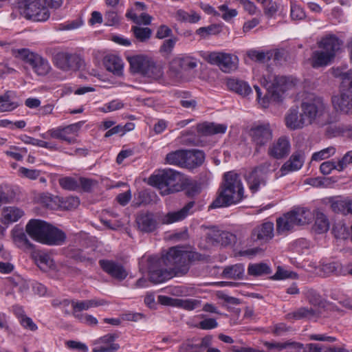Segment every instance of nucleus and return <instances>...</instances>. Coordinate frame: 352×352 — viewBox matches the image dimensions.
<instances>
[{
    "label": "nucleus",
    "mask_w": 352,
    "mask_h": 352,
    "mask_svg": "<svg viewBox=\"0 0 352 352\" xmlns=\"http://www.w3.org/2000/svg\"><path fill=\"white\" fill-rule=\"evenodd\" d=\"M336 153V148L333 146H329L324 148L318 152H316L312 155V161H321L329 158Z\"/></svg>",
    "instance_id": "nucleus-52"
},
{
    "label": "nucleus",
    "mask_w": 352,
    "mask_h": 352,
    "mask_svg": "<svg viewBox=\"0 0 352 352\" xmlns=\"http://www.w3.org/2000/svg\"><path fill=\"white\" fill-rule=\"evenodd\" d=\"M173 65L175 67L180 66L184 72L195 69L197 64V61L192 57L186 56L182 58H176L173 59Z\"/></svg>",
    "instance_id": "nucleus-42"
},
{
    "label": "nucleus",
    "mask_w": 352,
    "mask_h": 352,
    "mask_svg": "<svg viewBox=\"0 0 352 352\" xmlns=\"http://www.w3.org/2000/svg\"><path fill=\"white\" fill-rule=\"evenodd\" d=\"M248 273L250 276H261L270 274L272 270L268 265L264 263L250 264L248 267Z\"/></svg>",
    "instance_id": "nucleus-38"
},
{
    "label": "nucleus",
    "mask_w": 352,
    "mask_h": 352,
    "mask_svg": "<svg viewBox=\"0 0 352 352\" xmlns=\"http://www.w3.org/2000/svg\"><path fill=\"white\" fill-rule=\"evenodd\" d=\"M331 208L336 213L346 214V200H336L331 202Z\"/></svg>",
    "instance_id": "nucleus-61"
},
{
    "label": "nucleus",
    "mask_w": 352,
    "mask_h": 352,
    "mask_svg": "<svg viewBox=\"0 0 352 352\" xmlns=\"http://www.w3.org/2000/svg\"><path fill=\"white\" fill-rule=\"evenodd\" d=\"M126 16L131 19L135 23L138 25H149L152 21V16L147 13H142L140 16H138L133 11H129L126 14Z\"/></svg>",
    "instance_id": "nucleus-47"
},
{
    "label": "nucleus",
    "mask_w": 352,
    "mask_h": 352,
    "mask_svg": "<svg viewBox=\"0 0 352 352\" xmlns=\"http://www.w3.org/2000/svg\"><path fill=\"white\" fill-rule=\"evenodd\" d=\"M67 256L77 262H87L90 265H94L95 262L94 259L87 256L80 249L70 248L67 252Z\"/></svg>",
    "instance_id": "nucleus-41"
},
{
    "label": "nucleus",
    "mask_w": 352,
    "mask_h": 352,
    "mask_svg": "<svg viewBox=\"0 0 352 352\" xmlns=\"http://www.w3.org/2000/svg\"><path fill=\"white\" fill-rule=\"evenodd\" d=\"M76 128V125H69L64 128H57L50 130L48 133L53 138L60 139L72 144L74 143L76 140L74 138L68 137L67 135L73 132Z\"/></svg>",
    "instance_id": "nucleus-31"
},
{
    "label": "nucleus",
    "mask_w": 352,
    "mask_h": 352,
    "mask_svg": "<svg viewBox=\"0 0 352 352\" xmlns=\"http://www.w3.org/2000/svg\"><path fill=\"white\" fill-rule=\"evenodd\" d=\"M342 80L341 93L332 97V103L336 111L352 114V69L339 74Z\"/></svg>",
    "instance_id": "nucleus-7"
},
{
    "label": "nucleus",
    "mask_w": 352,
    "mask_h": 352,
    "mask_svg": "<svg viewBox=\"0 0 352 352\" xmlns=\"http://www.w3.org/2000/svg\"><path fill=\"white\" fill-rule=\"evenodd\" d=\"M315 230L318 233H323L327 232L329 228V222L327 217L320 212H317L316 216Z\"/></svg>",
    "instance_id": "nucleus-46"
},
{
    "label": "nucleus",
    "mask_w": 352,
    "mask_h": 352,
    "mask_svg": "<svg viewBox=\"0 0 352 352\" xmlns=\"http://www.w3.org/2000/svg\"><path fill=\"white\" fill-rule=\"evenodd\" d=\"M118 338L116 333H108L104 336L100 337L96 340L97 344H102L101 346H111L113 344H118L114 341Z\"/></svg>",
    "instance_id": "nucleus-59"
},
{
    "label": "nucleus",
    "mask_w": 352,
    "mask_h": 352,
    "mask_svg": "<svg viewBox=\"0 0 352 352\" xmlns=\"http://www.w3.org/2000/svg\"><path fill=\"white\" fill-rule=\"evenodd\" d=\"M163 74L162 66L156 64V63L151 59L146 69L144 70L143 76L153 80H159L162 77Z\"/></svg>",
    "instance_id": "nucleus-39"
},
{
    "label": "nucleus",
    "mask_w": 352,
    "mask_h": 352,
    "mask_svg": "<svg viewBox=\"0 0 352 352\" xmlns=\"http://www.w3.org/2000/svg\"><path fill=\"white\" fill-rule=\"evenodd\" d=\"M135 221L138 229L143 232H152L155 231L158 226V222L155 215L149 212H140L137 215Z\"/></svg>",
    "instance_id": "nucleus-17"
},
{
    "label": "nucleus",
    "mask_w": 352,
    "mask_h": 352,
    "mask_svg": "<svg viewBox=\"0 0 352 352\" xmlns=\"http://www.w3.org/2000/svg\"><path fill=\"white\" fill-rule=\"evenodd\" d=\"M24 215V212L15 206L4 207L1 212V222L3 224H10L17 221Z\"/></svg>",
    "instance_id": "nucleus-25"
},
{
    "label": "nucleus",
    "mask_w": 352,
    "mask_h": 352,
    "mask_svg": "<svg viewBox=\"0 0 352 352\" xmlns=\"http://www.w3.org/2000/svg\"><path fill=\"white\" fill-rule=\"evenodd\" d=\"M221 31V28L219 25L213 24L208 27L199 28L196 30L197 34L201 37H205L207 35L217 34Z\"/></svg>",
    "instance_id": "nucleus-54"
},
{
    "label": "nucleus",
    "mask_w": 352,
    "mask_h": 352,
    "mask_svg": "<svg viewBox=\"0 0 352 352\" xmlns=\"http://www.w3.org/2000/svg\"><path fill=\"white\" fill-rule=\"evenodd\" d=\"M291 144L286 136H281L270 145L267 155L276 160L285 158L290 153Z\"/></svg>",
    "instance_id": "nucleus-14"
},
{
    "label": "nucleus",
    "mask_w": 352,
    "mask_h": 352,
    "mask_svg": "<svg viewBox=\"0 0 352 352\" xmlns=\"http://www.w3.org/2000/svg\"><path fill=\"white\" fill-rule=\"evenodd\" d=\"M290 214L292 215L296 226L308 224L313 219L311 212L305 208H295L290 211Z\"/></svg>",
    "instance_id": "nucleus-27"
},
{
    "label": "nucleus",
    "mask_w": 352,
    "mask_h": 352,
    "mask_svg": "<svg viewBox=\"0 0 352 352\" xmlns=\"http://www.w3.org/2000/svg\"><path fill=\"white\" fill-rule=\"evenodd\" d=\"M175 305L188 311H191L199 307L200 301L195 299H177L175 300Z\"/></svg>",
    "instance_id": "nucleus-51"
},
{
    "label": "nucleus",
    "mask_w": 352,
    "mask_h": 352,
    "mask_svg": "<svg viewBox=\"0 0 352 352\" xmlns=\"http://www.w3.org/2000/svg\"><path fill=\"white\" fill-rule=\"evenodd\" d=\"M249 135L252 142L255 145V153H259L261 148L272 140V129L270 124H256L250 129Z\"/></svg>",
    "instance_id": "nucleus-12"
},
{
    "label": "nucleus",
    "mask_w": 352,
    "mask_h": 352,
    "mask_svg": "<svg viewBox=\"0 0 352 352\" xmlns=\"http://www.w3.org/2000/svg\"><path fill=\"white\" fill-rule=\"evenodd\" d=\"M14 198V191L6 185H0V207Z\"/></svg>",
    "instance_id": "nucleus-50"
},
{
    "label": "nucleus",
    "mask_w": 352,
    "mask_h": 352,
    "mask_svg": "<svg viewBox=\"0 0 352 352\" xmlns=\"http://www.w3.org/2000/svg\"><path fill=\"white\" fill-rule=\"evenodd\" d=\"M45 53L52 56L54 65L64 72L76 71L84 65V60L76 54L58 51L53 47H47Z\"/></svg>",
    "instance_id": "nucleus-8"
},
{
    "label": "nucleus",
    "mask_w": 352,
    "mask_h": 352,
    "mask_svg": "<svg viewBox=\"0 0 352 352\" xmlns=\"http://www.w3.org/2000/svg\"><path fill=\"white\" fill-rule=\"evenodd\" d=\"M59 202L60 207L63 210H71L76 208L80 204L79 199L77 197L73 196L65 198L62 197L59 199Z\"/></svg>",
    "instance_id": "nucleus-49"
},
{
    "label": "nucleus",
    "mask_w": 352,
    "mask_h": 352,
    "mask_svg": "<svg viewBox=\"0 0 352 352\" xmlns=\"http://www.w3.org/2000/svg\"><path fill=\"white\" fill-rule=\"evenodd\" d=\"M19 104L11 100L10 91H6L0 96V112L11 111Z\"/></svg>",
    "instance_id": "nucleus-44"
},
{
    "label": "nucleus",
    "mask_w": 352,
    "mask_h": 352,
    "mask_svg": "<svg viewBox=\"0 0 352 352\" xmlns=\"http://www.w3.org/2000/svg\"><path fill=\"white\" fill-rule=\"evenodd\" d=\"M32 67L34 71L39 76L47 74L51 69L48 61L38 55L36 60L32 64Z\"/></svg>",
    "instance_id": "nucleus-43"
},
{
    "label": "nucleus",
    "mask_w": 352,
    "mask_h": 352,
    "mask_svg": "<svg viewBox=\"0 0 352 352\" xmlns=\"http://www.w3.org/2000/svg\"><path fill=\"white\" fill-rule=\"evenodd\" d=\"M106 304V301L104 300H86L82 301H74L72 300V307L73 308L72 315L75 318V314L83 315L80 312L84 310H88L91 307H96Z\"/></svg>",
    "instance_id": "nucleus-24"
},
{
    "label": "nucleus",
    "mask_w": 352,
    "mask_h": 352,
    "mask_svg": "<svg viewBox=\"0 0 352 352\" xmlns=\"http://www.w3.org/2000/svg\"><path fill=\"white\" fill-rule=\"evenodd\" d=\"M227 86L229 89L242 96H247L252 92L250 85L243 80L229 79L227 81Z\"/></svg>",
    "instance_id": "nucleus-30"
},
{
    "label": "nucleus",
    "mask_w": 352,
    "mask_h": 352,
    "mask_svg": "<svg viewBox=\"0 0 352 352\" xmlns=\"http://www.w3.org/2000/svg\"><path fill=\"white\" fill-rule=\"evenodd\" d=\"M274 236V224L265 222L256 227L252 232L251 239L253 241H261L266 242Z\"/></svg>",
    "instance_id": "nucleus-20"
},
{
    "label": "nucleus",
    "mask_w": 352,
    "mask_h": 352,
    "mask_svg": "<svg viewBox=\"0 0 352 352\" xmlns=\"http://www.w3.org/2000/svg\"><path fill=\"white\" fill-rule=\"evenodd\" d=\"M98 263L102 270L115 279L122 280L128 275L124 266L113 260L101 259Z\"/></svg>",
    "instance_id": "nucleus-15"
},
{
    "label": "nucleus",
    "mask_w": 352,
    "mask_h": 352,
    "mask_svg": "<svg viewBox=\"0 0 352 352\" xmlns=\"http://www.w3.org/2000/svg\"><path fill=\"white\" fill-rule=\"evenodd\" d=\"M131 31L135 38L140 42H146L151 38L152 34V30L149 28L133 26Z\"/></svg>",
    "instance_id": "nucleus-45"
},
{
    "label": "nucleus",
    "mask_w": 352,
    "mask_h": 352,
    "mask_svg": "<svg viewBox=\"0 0 352 352\" xmlns=\"http://www.w3.org/2000/svg\"><path fill=\"white\" fill-rule=\"evenodd\" d=\"M270 167L271 163L265 162L255 167L248 175L246 180L253 193L257 192L261 186L266 185L267 174L269 173Z\"/></svg>",
    "instance_id": "nucleus-13"
},
{
    "label": "nucleus",
    "mask_w": 352,
    "mask_h": 352,
    "mask_svg": "<svg viewBox=\"0 0 352 352\" xmlns=\"http://www.w3.org/2000/svg\"><path fill=\"white\" fill-rule=\"evenodd\" d=\"M148 184L158 188L161 195H168L183 190L185 178L180 173L167 169L151 175L148 179Z\"/></svg>",
    "instance_id": "nucleus-5"
},
{
    "label": "nucleus",
    "mask_w": 352,
    "mask_h": 352,
    "mask_svg": "<svg viewBox=\"0 0 352 352\" xmlns=\"http://www.w3.org/2000/svg\"><path fill=\"white\" fill-rule=\"evenodd\" d=\"M294 226L295 221L290 214V211L276 220V231L278 234H283L291 230Z\"/></svg>",
    "instance_id": "nucleus-32"
},
{
    "label": "nucleus",
    "mask_w": 352,
    "mask_h": 352,
    "mask_svg": "<svg viewBox=\"0 0 352 352\" xmlns=\"http://www.w3.org/2000/svg\"><path fill=\"white\" fill-rule=\"evenodd\" d=\"M25 232L33 240L50 246L61 245L67 239L62 230L41 219H30L25 226Z\"/></svg>",
    "instance_id": "nucleus-1"
},
{
    "label": "nucleus",
    "mask_w": 352,
    "mask_h": 352,
    "mask_svg": "<svg viewBox=\"0 0 352 352\" xmlns=\"http://www.w3.org/2000/svg\"><path fill=\"white\" fill-rule=\"evenodd\" d=\"M298 275L294 272L285 270L280 267H278L277 271L274 276L271 277L273 280H282L288 278H297Z\"/></svg>",
    "instance_id": "nucleus-56"
},
{
    "label": "nucleus",
    "mask_w": 352,
    "mask_h": 352,
    "mask_svg": "<svg viewBox=\"0 0 352 352\" xmlns=\"http://www.w3.org/2000/svg\"><path fill=\"white\" fill-rule=\"evenodd\" d=\"M244 189L240 175L227 172L223 175L222 190L209 208H217L239 203L243 198Z\"/></svg>",
    "instance_id": "nucleus-2"
},
{
    "label": "nucleus",
    "mask_w": 352,
    "mask_h": 352,
    "mask_svg": "<svg viewBox=\"0 0 352 352\" xmlns=\"http://www.w3.org/2000/svg\"><path fill=\"white\" fill-rule=\"evenodd\" d=\"M32 258L37 266L43 271H47L54 265L53 259L45 252L41 251L34 252Z\"/></svg>",
    "instance_id": "nucleus-29"
},
{
    "label": "nucleus",
    "mask_w": 352,
    "mask_h": 352,
    "mask_svg": "<svg viewBox=\"0 0 352 352\" xmlns=\"http://www.w3.org/2000/svg\"><path fill=\"white\" fill-rule=\"evenodd\" d=\"M26 232L23 230H14L13 232V240L18 248L24 250H33L35 245L28 238Z\"/></svg>",
    "instance_id": "nucleus-33"
},
{
    "label": "nucleus",
    "mask_w": 352,
    "mask_h": 352,
    "mask_svg": "<svg viewBox=\"0 0 352 352\" xmlns=\"http://www.w3.org/2000/svg\"><path fill=\"white\" fill-rule=\"evenodd\" d=\"M124 107V104L119 100H113L105 104L104 107L101 109L102 112L107 113L113 111L122 109Z\"/></svg>",
    "instance_id": "nucleus-64"
},
{
    "label": "nucleus",
    "mask_w": 352,
    "mask_h": 352,
    "mask_svg": "<svg viewBox=\"0 0 352 352\" xmlns=\"http://www.w3.org/2000/svg\"><path fill=\"white\" fill-rule=\"evenodd\" d=\"M151 59V58L142 54L128 58L131 72L143 76L144 70L146 69Z\"/></svg>",
    "instance_id": "nucleus-22"
},
{
    "label": "nucleus",
    "mask_w": 352,
    "mask_h": 352,
    "mask_svg": "<svg viewBox=\"0 0 352 352\" xmlns=\"http://www.w3.org/2000/svg\"><path fill=\"white\" fill-rule=\"evenodd\" d=\"M195 205V202L190 201L186 204L180 210L168 212L162 217V223L170 224L184 220L194 212Z\"/></svg>",
    "instance_id": "nucleus-16"
},
{
    "label": "nucleus",
    "mask_w": 352,
    "mask_h": 352,
    "mask_svg": "<svg viewBox=\"0 0 352 352\" xmlns=\"http://www.w3.org/2000/svg\"><path fill=\"white\" fill-rule=\"evenodd\" d=\"M300 111L307 125L316 123L320 126H324L330 122L326 105L319 98L302 102Z\"/></svg>",
    "instance_id": "nucleus-6"
},
{
    "label": "nucleus",
    "mask_w": 352,
    "mask_h": 352,
    "mask_svg": "<svg viewBox=\"0 0 352 352\" xmlns=\"http://www.w3.org/2000/svg\"><path fill=\"white\" fill-rule=\"evenodd\" d=\"M219 239V244L223 246L234 245L236 242V236L227 231H223Z\"/></svg>",
    "instance_id": "nucleus-58"
},
{
    "label": "nucleus",
    "mask_w": 352,
    "mask_h": 352,
    "mask_svg": "<svg viewBox=\"0 0 352 352\" xmlns=\"http://www.w3.org/2000/svg\"><path fill=\"white\" fill-rule=\"evenodd\" d=\"M261 83L267 90V93L263 98H261L260 88L257 85H254V87L256 91L257 100L263 107H267L270 100L281 101L283 94L294 86L293 82L289 78L276 75L269 70L267 74L264 75Z\"/></svg>",
    "instance_id": "nucleus-3"
},
{
    "label": "nucleus",
    "mask_w": 352,
    "mask_h": 352,
    "mask_svg": "<svg viewBox=\"0 0 352 352\" xmlns=\"http://www.w3.org/2000/svg\"><path fill=\"white\" fill-rule=\"evenodd\" d=\"M21 140L25 144H32V145L38 146L40 147H44V148H50V149H55L56 148L54 145H52L51 144H50L47 142L37 140V139H35L34 138H31V137H29L27 135H25L24 138H22Z\"/></svg>",
    "instance_id": "nucleus-57"
},
{
    "label": "nucleus",
    "mask_w": 352,
    "mask_h": 352,
    "mask_svg": "<svg viewBox=\"0 0 352 352\" xmlns=\"http://www.w3.org/2000/svg\"><path fill=\"white\" fill-rule=\"evenodd\" d=\"M205 160V154L200 150H186L184 167L188 169H193L200 166Z\"/></svg>",
    "instance_id": "nucleus-23"
},
{
    "label": "nucleus",
    "mask_w": 352,
    "mask_h": 352,
    "mask_svg": "<svg viewBox=\"0 0 352 352\" xmlns=\"http://www.w3.org/2000/svg\"><path fill=\"white\" fill-rule=\"evenodd\" d=\"M342 267V264L338 263H329L322 265L321 270L325 276L332 274L340 275V270Z\"/></svg>",
    "instance_id": "nucleus-53"
},
{
    "label": "nucleus",
    "mask_w": 352,
    "mask_h": 352,
    "mask_svg": "<svg viewBox=\"0 0 352 352\" xmlns=\"http://www.w3.org/2000/svg\"><path fill=\"white\" fill-rule=\"evenodd\" d=\"M244 273V267L242 264H236L224 268L222 276L226 278L241 279Z\"/></svg>",
    "instance_id": "nucleus-36"
},
{
    "label": "nucleus",
    "mask_w": 352,
    "mask_h": 352,
    "mask_svg": "<svg viewBox=\"0 0 352 352\" xmlns=\"http://www.w3.org/2000/svg\"><path fill=\"white\" fill-rule=\"evenodd\" d=\"M338 164H336L335 162L326 161L320 164V170L323 175H329L333 170H338Z\"/></svg>",
    "instance_id": "nucleus-63"
},
{
    "label": "nucleus",
    "mask_w": 352,
    "mask_h": 352,
    "mask_svg": "<svg viewBox=\"0 0 352 352\" xmlns=\"http://www.w3.org/2000/svg\"><path fill=\"white\" fill-rule=\"evenodd\" d=\"M197 128L198 133L204 135L223 134L227 129L226 125L213 122H204L198 124Z\"/></svg>",
    "instance_id": "nucleus-26"
},
{
    "label": "nucleus",
    "mask_w": 352,
    "mask_h": 352,
    "mask_svg": "<svg viewBox=\"0 0 352 352\" xmlns=\"http://www.w3.org/2000/svg\"><path fill=\"white\" fill-rule=\"evenodd\" d=\"M317 315L316 311L312 308L300 307L297 310L289 313L286 316L287 319L301 320L303 318L311 319Z\"/></svg>",
    "instance_id": "nucleus-37"
},
{
    "label": "nucleus",
    "mask_w": 352,
    "mask_h": 352,
    "mask_svg": "<svg viewBox=\"0 0 352 352\" xmlns=\"http://www.w3.org/2000/svg\"><path fill=\"white\" fill-rule=\"evenodd\" d=\"M58 183L63 189L68 190H75L79 186L77 181L70 177H65L59 179Z\"/></svg>",
    "instance_id": "nucleus-55"
},
{
    "label": "nucleus",
    "mask_w": 352,
    "mask_h": 352,
    "mask_svg": "<svg viewBox=\"0 0 352 352\" xmlns=\"http://www.w3.org/2000/svg\"><path fill=\"white\" fill-rule=\"evenodd\" d=\"M17 5L28 19L45 21L50 17V12L43 0H18Z\"/></svg>",
    "instance_id": "nucleus-9"
},
{
    "label": "nucleus",
    "mask_w": 352,
    "mask_h": 352,
    "mask_svg": "<svg viewBox=\"0 0 352 352\" xmlns=\"http://www.w3.org/2000/svg\"><path fill=\"white\" fill-rule=\"evenodd\" d=\"M175 276H182L188 272L190 265L195 261H204L206 256L197 252L184 250L181 247L169 248L166 254L161 257Z\"/></svg>",
    "instance_id": "nucleus-4"
},
{
    "label": "nucleus",
    "mask_w": 352,
    "mask_h": 352,
    "mask_svg": "<svg viewBox=\"0 0 352 352\" xmlns=\"http://www.w3.org/2000/svg\"><path fill=\"white\" fill-rule=\"evenodd\" d=\"M12 54L18 58L21 59L25 61L26 63H28L30 65H32L36 60V58L38 56V54H36L32 52H30L28 49L21 48L12 50Z\"/></svg>",
    "instance_id": "nucleus-40"
},
{
    "label": "nucleus",
    "mask_w": 352,
    "mask_h": 352,
    "mask_svg": "<svg viewBox=\"0 0 352 352\" xmlns=\"http://www.w3.org/2000/svg\"><path fill=\"white\" fill-rule=\"evenodd\" d=\"M306 298L309 302L314 306L322 307L324 305V300L320 294L314 289H309L306 292Z\"/></svg>",
    "instance_id": "nucleus-48"
},
{
    "label": "nucleus",
    "mask_w": 352,
    "mask_h": 352,
    "mask_svg": "<svg viewBox=\"0 0 352 352\" xmlns=\"http://www.w3.org/2000/svg\"><path fill=\"white\" fill-rule=\"evenodd\" d=\"M285 123L287 128L292 130L301 129L305 125H307L302 112H299L298 108L289 109L285 117Z\"/></svg>",
    "instance_id": "nucleus-21"
},
{
    "label": "nucleus",
    "mask_w": 352,
    "mask_h": 352,
    "mask_svg": "<svg viewBox=\"0 0 352 352\" xmlns=\"http://www.w3.org/2000/svg\"><path fill=\"white\" fill-rule=\"evenodd\" d=\"M304 163V153L298 151L294 152L280 168L281 175H285L289 172L296 171L301 168Z\"/></svg>",
    "instance_id": "nucleus-19"
},
{
    "label": "nucleus",
    "mask_w": 352,
    "mask_h": 352,
    "mask_svg": "<svg viewBox=\"0 0 352 352\" xmlns=\"http://www.w3.org/2000/svg\"><path fill=\"white\" fill-rule=\"evenodd\" d=\"M343 42L335 35H328L321 39L318 43V47L334 58L341 52Z\"/></svg>",
    "instance_id": "nucleus-18"
},
{
    "label": "nucleus",
    "mask_w": 352,
    "mask_h": 352,
    "mask_svg": "<svg viewBox=\"0 0 352 352\" xmlns=\"http://www.w3.org/2000/svg\"><path fill=\"white\" fill-rule=\"evenodd\" d=\"M204 58L209 63L217 65L221 71L229 73L237 68V58L224 52H207Z\"/></svg>",
    "instance_id": "nucleus-11"
},
{
    "label": "nucleus",
    "mask_w": 352,
    "mask_h": 352,
    "mask_svg": "<svg viewBox=\"0 0 352 352\" xmlns=\"http://www.w3.org/2000/svg\"><path fill=\"white\" fill-rule=\"evenodd\" d=\"M185 194L188 197H194L201 192V188L197 184H188L185 179L184 189Z\"/></svg>",
    "instance_id": "nucleus-60"
},
{
    "label": "nucleus",
    "mask_w": 352,
    "mask_h": 352,
    "mask_svg": "<svg viewBox=\"0 0 352 352\" xmlns=\"http://www.w3.org/2000/svg\"><path fill=\"white\" fill-rule=\"evenodd\" d=\"M186 150H177L168 153L166 156V162L172 165L184 167Z\"/></svg>",
    "instance_id": "nucleus-35"
},
{
    "label": "nucleus",
    "mask_w": 352,
    "mask_h": 352,
    "mask_svg": "<svg viewBox=\"0 0 352 352\" xmlns=\"http://www.w3.org/2000/svg\"><path fill=\"white\" fill-rule=\"evenodd\" d=\"M75 318L80 322L89 326H96L98 322L96 318L87 314H85L83 315L75 314Z\"/></svg>",
    "instance_id": "nucleus-62"
},
{
    "label": "nucleus",
    "mask_w": 352,
    "mask_h": 352,
    "mask_svg": "<svg viewBox=\"0 0 352 352\" xmlns=\"http://www.w3.org/2000/svg\"><path fill=\"white\" fill-rule=\"evenodd\" d=\"M334 58L332 55L327 54L322 49L313 52L311 56V66L314 68L327 66L331 63Z\"/></svg>",
    "instance_id": "nucleus-28"
},
{
    "label": "nucleus",
    "mask_w": 352,
    "mask_h": 352,
    "mask_svg": "<svg viewBox=\"0 0 352 352\" xmlns=\"http://www.w3.org/2000/svg\"><path fill=\"white\" fill-rule=\"evenodd\" d=\"M106 69L113 74H119L122 69V60L117 56L108 55L104 58Z\"/></svg>",
    "instance_id": "nucleus-34"
},
{
    "label": "nucleus",
    "mask_w": 352,
    "mask_h": 352,
    "mask_svg": "<svg viewBox=\"0 0 352 352\" xmlns=\"http://www.w3.org/2000/svg\"><path fill=\"white\" fill-rule=\"evenodd\" d=\"M149 280L155 284L163 283L176 276L168 267H166L163 259L157 256L148 258Z\"/></svg>",
    "instance_id": "nucleus-10"
}]
</instances>
